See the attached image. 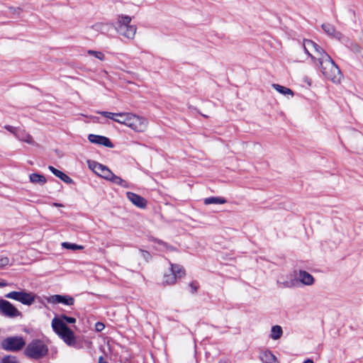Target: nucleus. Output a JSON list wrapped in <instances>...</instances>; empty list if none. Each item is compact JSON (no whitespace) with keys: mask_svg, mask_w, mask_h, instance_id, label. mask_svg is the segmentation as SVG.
Returning <instances> with one entry per match:
<instances>
[{"mask_svg":"<svg viewBox=\"0 0 363 363\" xmlns=\"http://www.w3.org/2000/svg\"><path fill=\"white\" fill-rule=\"evenodd\" d=\"M67 323H75L76 318L61 315L55 316L51 322L53 331L68 345L74 347L77 345L76 337L74 332L67 327Z\"/></svg>","mask_w":363,"mask_h":363,"instance_id":"f257e3e1","label":"nucleus"},{"mask_svg":"<svg viewBox=\"0 0 363 363\" xmlns=\"http://www.w3.org/2000/svg\"><path fill=\"white\" fill-rule=\"evenodd\" d=\"M318 66L323 76L334 83H340L342 79V74L339 67L327 53L324 54L322 58L315 64Z\"/></svg>","mask_w":363,"mask_h":363,"instance_id":"f03ea898","label":"nucleus"},{"mask_svg":"<svg viewBox=\"0 0 363 363\" xmlns=\"http://www.w3.org/2000/svg\"><path fill=\"white\" fill-rule=\"evenodd\" d=\"M132 18L129 16L119 15L117 17L116 21L113 24L116 32L130 40L135 38L137 27L135 25L130 24Z\"/></svg>","mask_w":363,"mask_h":363,"instance_id":"7ed1b4c3","label":"nucleus"},{"mask_svg":"<svg viewBox=\"0 0 363 363\" xmlns=\"http://www.w3.org/2000/svg\"><path fill=\"white\" fill-rule=\"evenodd\" d=\"M122 116H124V120L118 121V123L125 125L137 133H143L147 130L148 120L146 118L129 112H125Z\"/></svg>","mask_w":363,"mask_h":363,"instance_id":"20e7f679","label":"nucleus"},{"mask_svg":"<svg viewBox=\"0 0 363 363\" xmlns=\"http://www.w3.org/2000/svg\"><path fill=\"white\" fill-rule=\"evenodd\" d=\"M48 351V347L42 340H34L27 345L24 354L29 358L39 359L45 357Z\"/></svg>","mask_w":363,"mask_h":363,"instance_id":"39448f33","label":"nucleus"},{"mask_svg":"<svg viewBox=\"0 0 363 363\" xmlns=\"http://www.w3.org/2000/svg\"><path fill=\"white\" fill-rule=\"evenodd\" d=\"M313 277L304 270H300L298 274L297 279H291L289 281H278V284L282 288H292L298 286V283L302 284L305 286H311L314 283Z\"/></svg>","mask_w":363,"mask_h":363,"instance_id":"423d86ee","label":"nucleus"},{"mask_svg":"<svg viewBox=\"0 0 363 363\" xmlns=\"http://www.w3.org/2000/svg\"><path fill=\"white\" fill-rule=\"evenodd\" d=\"M303 47L305 52L311 57L314 64L318 62L324 54H327L320 46L311 40H304Z\"/></svg>","mask_w":363,"mask_h":363,"instance_id":"0eeeda50","label":"nucleus"},{"mask_svg":"<svg viewBox=\"0 0 363 363\" xmlns=\"http://www.w3.org/2000/svg\"><path fill=\"white\" fill-rule=\"evenodd\" d=\"M26 341L23 337L11 336L4 339L1 342L3 350L9 352H18L25 346Z\"/></svg>","mask_w":363,"mask_h":363,"instance_id":"6e6552de","label":"nucleus"},{"mask_svg":"<svg viewBox=\"0 0 363 363\" xmlns=\"http://www.w3.org/2000/svg\"><path fill=\"white\" fill-rule=\"evenodd\" d=\"M184 269L182 267L171 264V269L167 274L163 276L162 284L172 285L176 283L177 279L181 278L184 275Z\"/></svg>","mask_w":363,"mask_h":363,"instance_id":"1a4fd4ad","label":"nucleus"},{"mask_svg":"<svg viewBox=\"0 0 363 363\" xmlns=\"http://www.w3.org/2000/svg\"><path fill=\"white\" fill-rule=\"evenodd\" d=\"M5 297L21 302L26 306L32 305L35 301V295L31 292L25 291H11L5 295Z\"/></svg>","mask_w":363,"mask_h":363,"instance_id":"9d476101","label":"nucleus"},{"mask_svg":"<svg viewBox=\"0 0 363 363\" xmlns=\"http://www.w3.org/2000/svg\"><path fill=\"white\" fill-rule=\"evenodd\" d=\"M0 312L9 318L21 315V313L12 303L4 299H0Z\"/></svg>","mask_w":363,"mask_h":363,"instance_id":"9b49d317","label":"nucleus"},{"mask_svg":"<svg viewBox=\"0 0 363 363\" xmlns=\"http://www.w3.org/2000/svg\"><path fill=\"white\" fill-rule=\"evenodd\" d=\"M89 166L96 174L102 178L109 180L113 173L106 166L96 162H89Z\"/></svg>","mask_w":363,"mask_h":363,"instance_id":"f8f14e48","label":"nucleus"},{"mask_svg":"<svg viewBox=\"0 0 363 363\" xmlns=\"http://www.w3.org/2000/svg\"><path fill=\"white\" fill-rule=\"evenodd\" d=\"M49 303L57 304L62 303L66 306H72L74 303L73 297L67 295H52L46 298Z\"/></svg>","mask_w":363,"mask_h":363,"instance_id":"ddd939ff","label":"nucleus"},{"mask_svg":"<svg viewBox=\"0 0 363 363\" xmlns=\"http://www.w3.org/2000/svg\"><path fill=\"white\" fill-rule=\"evenodd\" d=\"M128 199L135 206L140 208H145L147 206V201L145 198L135 193L128 191L126 193Z\"/></svg>","mask_w":363,"mask_h":363,"instance_id":"4468645a","label":"nucleus"},{"mask_svg":"<svg viewBox=\"0 0 363 363\" xmlns=\"http://www.w3.org/2000/svg\"><path fill=\"white\" fill-rule=\"evenodd\" d=\"M324 32L333 38H335L338 40H342L343 39V35L337 30L335 26L330 23H323L321 26Z\"/></svg>","mask_w":363,"mask_h":363,"instance_id":"2eb2a0df","label":"nucleus"},{"mask_svg":"<svg viewBox=\"0 0 363 363\" xmlns=\"http://www.w3.org/2000/svg\"><path fill=\"white\" fill-rule=\"evenodd\" d=\"M88 139L90 143H94V144L101 145H104L107 147H113V145L112 143L111 142V140H109V138H108L105 136L90 134L88 137Z\"/></svg>","mask_w":363,"mask_h":363,"instance_id":"dca6fc26","label":"nucleus"},{"mask_svg":"<svg viewBox=\"0 0 363 363\" xmlns=\"http://www.w3.org/2000/svg\"><path fill=\"white\" fill-rule=\"evenodd\" d=\"M48 169L50 170V172L55 174L56 177L60 178L62 181L67 184H72L73 182V180L71 177H69L68 175L65 174L64 172L57 169L52 166H49Z\"/></svg>","mask_w":363,"mask_h":363,"instance_id":"f3484780","label":"nucleus"},{"mask_svg":"<svg viewBox=\"0 0 363 363\" xmlns=\"http://www.w3.org/2000/svg\"><path fill=\"white\" fill-rule=\"evenodd\" d=\"M259 359L262 363H277V357L269 350L261 352Z\"/></svg>","mask_w":363,"mask_h":363,"instance_id":"a211bd4d","label":"nucleus"},{"mask_svg":"<svg viewBox=\"0 0 363 363\" xmlns=\"http://www.w3.org/2000/svg\"><path fill=\"white\" fill-rule=\"evenodd\" d=\"M16 137L19 140L25 142L28 144H30V145L35 144V142H34L32 136L23 130H21L18 128Z\"/></svg>","mask_w":363,"mask_h":363,"instance_id":"6ab92c4d","label":"nucleus"},{"mask_svg":"<svg viewBox=\"0 0 363 363\" xmlns=\"http://www.w3.org/2000/svg\"><path fill=\"white\" fill-rule=\"evenodd\" d=\"M99 113L118 123V121H122V120L118 119L116 117L124 118V116H122V115L125 114V112L112 113V112H108V111H101V112H99Z\"/></svg>","mask_w":363,"mask_h":363,"instance_id":"aec40b11","label":"nucleus"},{"mask_svg":"<svg viewBox=\"0 0 363 363\" xmlns=\"http://www.w3.org/2000/svg\"><path fill=\"white\" fill-rule=\"evenodd\" d=\"M282 334L283 330L281 326L274 325L272 327L270 337L272 340H279L281 337Z\"/></svg>","mask_w":363,"mask_h":363,"instance_id":"412c9836","label":"nucleus"},{"mask_svg":"<svg viewBox=\"0 0 363 363\" xmlns=\"http://www.w3.org/2000/svg\"><path fill=\"white\" fill-rule=\"evenodd\" d=\"M272 86L276 91H277L279 93H280L283 95H290L291 96H294L293 91L289 88L277 84H273Z\"/></svg>","mask_w":363,"mask_h":363,"instance_id":"4be33fe9","label":"nucleus"},{"mask_svg":"<svg viewBox=\"0 0 363 363\" xmlns=\"http://www.w3.org/2000/svg\"><path fill=\"white\" fill-rule=\"evenodd\" d=\"M29 178L30 181L34 184H44L46 182L45 177L43 175L37 173L30 174Z\"/></svg>","mask_w":363,"mask_h":363,"instance_id":"5701e85b","label":"nucleus"},{"mask_svg":"<svg viewBox=\"0 0 363 363\" xmlns=\"http://www.w3.org/2000/svg\"><path fill=\"white\" fill-rule=\"evenodd\" d=\"M204 203L206 205L209 204H223L227 202V201L222 197H208L204 199Z\"/></svg>","mask_w":363,"mask_h":363,"instance_id":"b1692460","label":"nucleus"},{"mask_svg":"<svg viewBox=\"0 0 363 363\" xmlns=\"http://www.w3.org/2000/svg\"><path fill=\"white\" fill-rule=\"evenodd\" d=\"M112 26L113 24L111 23H97L93 26V28L96 30L100 31L102 33H106Z\"/></svg>","mask_w":363,"mask_h":363,"instance_id":"393cba45","label":"nucleus"},{"mask_svg":"<svg viewBox=\"0 0 363 363\" xmlns=\"http://www.w3.org/2000/svg\"><path fill=\"white\" fill-rule=\"evenodd\" d=\"M108 181H111V182L125 188H128L129 186L128 183L126 181L123 180L122 178L116 176L114 174H113L111 179H110Z\"/></svg>","mask_w":363,"mask_h":363,"instance_id":"a878e982","label":"nucleus"},{"mask_svg":"<svg viewBox=\"0 0 363 363\" xmlns=\"http://www.w3.org/2000/svg\"><path fill=\"white\" fill-rule=\"evenodd\" d=\"M62 246L65 249L72 250L84 249V246H82V245H79L77 244L66 242H62Z\"/></svg>","mask_w":363,"mask_h":363,"instance_id":"bb28decb","label":"nucleus"},{"mask_svg":"<svg viewBox=\"0 0 363 363\" xmlns=\"http://www.w3.org/2000/svg\"><path fill=\"white\" fill-rule=\"evenodd\" d=\"M87 53L89 55H91V56H94L96 58L103 61L105 60V55L103 52H99V51H95V50H89L87 51Z\"/></svg>","mask_w":363,"mask_h":363,"instance_id":"cd10ccee","label":"nucleus"},{"mask_svg":"<svg viewBox=\"0 0 363 363\" xmlns=\"http://www.w3.org/2000/svg\"><path fill=\"white\" fill-rule=\"evenodd\" d=\"M1 363H19L17 359L13 356H6L4 357L1 360Z\"/></svg>","mask_w":363,"mask_h":363,"instance_id":"c85d7f7f","label":"nucleus"},{"mask_svg":"<svg viewBox=\"0 0 363 363\" xmlns=\"http://www.w3.org/2000/svg\"><path fill=\"white\" fill-rule=\"evenodd\" d=\"M10 263V259L7 257H4L0 259V268H4V267L9 265Z\"/></svg>","mask_w":363,"mask_h":363,"instance_id":"c756f323","label":"nucleus"},{"mask_svg":"<svg viewBox=\"0 0 363 363\" xmlns=\"http://www.w3.org/2000/svg\"><path fill=\"white\" fill-rule=\"evenodd\" d=\"M351 50L357 54H359L360 55H363L362 52V48L357 44H352L351 45Z\"/></svg>","mask_w":363,"mask_h":363,"instance_id":"7c9ffc66","label":"nucleus"},{"mask_svg":"<svg viewBox=\"0 0 363 363\" xmlns=\"http://www.w3.org/2000/svg\"><path fill=\"white\" fill-rule=\"evenodd\" d=\"M4 128L6 129L10 133H11L12 134H13L15 136L16 135V133H17L18 130V128H17L16 127H13V126H11V125H5Z\"/></svg>","mask_w":363,"mask_h":363,"instance_id":"2f4dec72","label":"nucleus"},{"mask_svg":"<svg viewBox=\"0 0 363 363\" xmlns=\"http://www.w3.org/2000/svg\"><path fill=\"white\" fill-rule=\"evenodd\" d=\"M199 285L198 284V282L196 281H192L189 284V287L191 289V292L194 294L196 292L198 288H199Z\"/></svg>","mask_w":363,"mask_h":363,"instance_id":"473e14b6","label":"nucleus"},{"mask_svg":"<svg viewBox=\"0 0 363 363\" xmlns=\"http://www.w3.org/2000/svg\"><path fill=\"white\" fill-rule=\"evenodd\" d=\"M104 328H105V325L102 323L99 322L96 324V329L97 331H101L104 329Z\"/></svg>","mask_w":363,"mask_h":363,"instance_id":"72a5a7b5","label":"nucleus"},{"mask_svg":"<svg viewBox=\"0 0 363 363\" xmlns=\"http://www.w3.org/2000/svg\"><path fill=\"white\" fill-rule=\"evenodd\" d=\"M141 253L143 255V256L145 258V259H147L150 256V254L147 251H145V250H141Z\"/></svg>","mask_w":363,"mask_h":363,"instance_id":"f704fd0d","label":"nucleus"},{"mask_svg":"<svg viewBox=\"0 0 363 363\" xmlns=\"http://www.w3.org/2000/svg\"><path fill=\"white\" fill-rule=\"evenodd\" d=\"M99 363H108L106 362L102 356H100L99 358Z\"/></svg>","mask_w":363,"mask_h":363,"instance_id":"c9c22d12","label":"nucleus"},{"mask_svg":"<svg viewBox=\"0 0 363 363\" xmlns=\"http://www.w3.org/2000/svg\"><path fill=\"white\" fill-rule=\"evenodd\" d=\"M8 284L5 281H3V282H0V287H4V286H7Z\"/></svg>","mask_w":363,"mask_h":363,"instance_id":"e433bc0d","label":"nucleus"},{"mask_svg":"<svg viewBox=\"0 0 363 363\" xmlns=\"http://www.w3.org/2000/svg\"><path fill=\"white\" fill-rule=\"evenodd\" d=\"M53 205H54L55 206H57V207H61V206H62V204H61V203H53Z\"/></svg>","mask_w":363,"mask_h":363,"instance_id":"4c0bfd02","label":"nucleus"},{"mask_svg":"<svg viewBox=\"0 0 363 363\" xmlns=\"http://www.w3.org/2000/svg\"><path fill=\"white\" fill-rule=\"evenodd\" d=\"M303 363H313V362L311 359H307Z\"/></svg>","mask_w":363,"mask_h":363,"instance_id":"58836bf2","label":"nucleus"},{"mask_svg":"<svg viewBox=\"0 0 363 363\" xmlns=\"http://www.w3.org/2000/svg\"><path fill=\"white\" fill-rule=\"evenodd\" d=\"M118 119H120V120H122V121L124 120V118H120V117H116Z\"/></svg>","mask_w":363,"mask_h":363,"instance_id":"ea45409f","label":"nucleus"}]
</instances>
